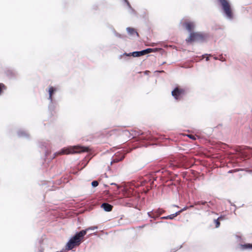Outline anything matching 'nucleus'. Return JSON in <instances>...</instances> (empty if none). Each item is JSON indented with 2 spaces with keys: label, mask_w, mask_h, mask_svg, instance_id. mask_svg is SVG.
I'll use <instances>...</instances> for the list:
<instances>
[{
  "label": "nucleus",
  "mask_w": 252,
  "mask_h": 252,
  "mask_svg": "<svg viewBox=\"0 0 252 252\" xmlns=\"http://www.w3.org/2000/svg\"><path fill=\"white\" fill-rule=\"evenodd\" d=\"M108 134L110 136L115 135L118 136H122L126 140H133V142H136L135 144L132 145V148L126 149L122 148L112 157L110 166H114L115 168L116 167L115 164L122 161L126 154L130 152L132 149L141 147H147L151 145L150 142L158 140V137L153 135L149 131L142 132L140 130L129 131L123 127L112 129L108 132Z\"/></svg>",
  "instance_id": "nucleus-1"
},
{
  "label": "nucleus",
  "mask_w": 252,
  "mask_h": 252,
  "mask_svg": "<svg viewBox=\"0 0 252 252\" xmlns=\"http://www.w3.org/2000/svg\"><path fill=\"white\" fill-rule=\"evenodd\" d=\"M89 229L87 228L76 232L75 234L72 236L65 245V250L69 251L74 248L79 246L84 239V236L87 234Z\"/></svg>",
  "instance_id": "nucleus-2"
},
{
  "label": "nucleus",
  "mask_w": 252,
  "mask_h": 252,
  "mask_svg": "<svg viewBox=\"0 0 252 252\" xmlns=\"http://www.w3.org/2000/svg\"><path fill=\"white\" fill-rule=\"evenodd\" d=\"M220 7V12L226 20L232 21L234 19V13L229 0H218Z\"/></svg>",
  "instance_id": "nucleus-3"
},
{
  "label": "nucleus",
  "mask_w": 252,
  "mask_h": 252,
  "mask_svg": "<svg viewBox=\"0 0 252 252\" xmlns=\"http://www.w3.org/2000/svg\"><path fill=\"white\" fill-rule=\"evenodd\" d=\"M88 150L87 147L81 146L79 145H77L72 146H68L61 149V151L59 153H54L53 156L50 157V159H53L55 158L57 154L60 153L62 154H80L84 152H86Z\"/></svg>",
  "instance_id": "nucleus-4"
},
{
  "label": "nucleus",
  "mask_w": 252,
  "mask_h": 252,
  "mask_svg": "<svg viewBox=\"0 0 252 252\" xmlns=\"http://www.w3.org/2000/svg\"><path fill=\"white\" fill-rule=\"evenodd\" d=\"M210 37L209 33L204 32H194L189 33V37L186 39L188 43H191L194 42L204 43L207 42Z\"/></svg>",
  "instance_id": "nucleus-5"
},
{
  "label": "nucleus",
  "mask_w": 252,
  "mask_h": 252,
  "mask_svg": "<svg viewBox=\"0 0 252 252\" xmlns=\"http://www.w3.org/2000/svg\"><path fill=\"white\" fill-rule=\"evenodd\" d=\"M57 91V88L53 86H49L47 91L49 94L48 100H49L48 109L52 115L58 104V100L55 97Z\"/></svg>",
  "instance_id": "nucleus-6"
},
{
  "label": "nucleus",
  "mask_w": 252,
  "mask_h": 252,
  "mask_svg": "<svg viewBox=\"0 0 252 252\" xmlns=\"http://www.w3.org/2000/svg\"><path fill=\"white\" fill-rule=\"evenodd\" d=\"M160 172L162 173L163 172V170L161 169H155L150 174L147 175L145 178L141 182L142 185H144L148 182H150V185H152V184L154 183V182L157 180L158 177V176H156V174L157 173H160Z\"/></svg>",
  "instance_id": "nucleus-7"
},
{
  "label": "nucleus",
  "mask_w": 252,
  "mask_h": 252,
  "mask_svg": "<svg viewBox=\"0 0 252 252\" xmlns=\"http://www.w3.org/2000/svg\"><path fill=\"white\" fill-rule=\"evenodd\" d=\"M38 146L39 148L43 150L45 157L48 158L51 153V146L50 142L43 139L41 140L38 142Z\"/></svg>",
  "instance_id": "nucleus-8"
},
{
  "label": "nucleus",
  "mask_w": 252,
  "mask_h": 252,
  "mask_svg": "<svg viewBox=\"0 0 252 252\" xmlns=\"http://www.w3.org/2000/svg\"><path fill=\"white\" fill-rule=\"evenodd\" d=\"M185 94V89L179 87H176L171 92L172 96L177 100H181Z\"/></svg>",
  "instance_id": "nucleus-9"
},
{
  "label": "nucleus",
  "mask_w": 252,
  "mask_h": 252,
  "mask_svg": "<svg viewBox=\"0 0 252 252\" xmlns=\"http://www.w3.org/2000/svg\"><path fill=\"white\" fill-rule=\"evenodd\" d=\"M159 50H161V49L148 48L141 51H133L132 54L135 56V57H139L149 53L157 52Z\"/></svg>",
  "instance_id": "nucleus-10"
},
{
  "label": "nucleus",
  "mask_w": 252,
  "mask_h": 252,
  "mask_svg": "<svg viewBox=\"0 0 252 252\" xmlns=\"http://www.w3.org/2000/svg\"><path fill=\"white\" fill-rule=\"evenodd\" d=\"M194 205H205V209H207V211L210 209H213L212 206L215 205L214 202L209 201V202L206 201H198L194 202Z\"/></svg>",
  "instance_id": "nucleus-11"
},
{
  "label": "nucleus",
  "mask_w": 252,
  "mask_h": 252,
  "mask_svg": "<svg viewBox=\"0 0 252 252\" xmlns=\"http://www.w3.org/2000/svg\"><path fill=\"white\" fill-rule=\"evenodd\" d=\"M132 53L133 52L128 53L125 52L123 54L119 55L118 59L123 62H127L130 60L131 57L135 58V56H134Z\"/></svg>",
  "instance_id": "nucleus-12"
},
{
  "label": "nucleus",
  "mask_w": 252,
  "mask_h": 252,
  "mask_svg": "<svg viewBox=\"0 0 252 252\" xmlns=\"http://www.w3.org/2000/svg\"><path fill=\"white\" fill-rule=\"evenodd\" d=\"M183 26L189 33L195 32L193 31L195 28V24L193 22H186L183 23Z\"/></svg>",
  "instance_id": "nucleus-13"
},
{
  "label": "nucleus",
  "mask_w": 252,
  "mask_h": 252,
  "mask_svg": "<svg viewBox=\"0 0 252 252\" xmlns=\"http://www.w3.org/2000/svg\"><path fill=\"white\" fill-rule=\"evenodd\" d=\"M17 135L20 138H25L27 139H29L30 138L29 133L24 129H19L17 131Z\"/></svg>",
  "instance_id": "nucleus-14"
},
{
  "label": "nucleus",
  "mask_w": 252,
  "mask_h": 252,
  "mask_svg": "<svg viewBox=\"0 0 252 252\" xmlns=\"http://www.w3.org/2000/svg\"><path fill=\"white\" fill-rule=\"evenodd\" d=\"M100 207L103 209L105 212H109L112 210L113 205L107 202H104L101 204Z\"/></svg>",
  "instance_id": "nucleus-15"
},
{
  "label": "nucleus",
  "mask_w": 252,
  "mask_h": 252,
  "mask_svg": "<svg viewBox=\"0 0 252 252\" xmlns=\"http://www.w3.org/2000/svg\"><path fill=\"white\" fill-rule=\"evenodd\" d=\"M126 31L129 35L131 36H134L136 35L137 37H139V34L134 28L131 27H127L126 29Z\"/></svg>",
  "instance_id": "nucleus-16"
},
{
  "label": "nucleus",
  "mask_w": 252,
  "mask_h": 252,
  "mask_svg": "<svg viewBox=\"0 0 252 252\" xmlns=\"http://www.w3.org/2000/svg\"><path fill=\"white\" fill-rule=\"evenodd\" d=\"M6 75L10 79H14L17 75V72L14 70L9 69L5 71Z\"/></svg>",
  "instance_id": "nucleus-17"
},
{
  "label": "nucleus",
  "mask_w": 252,
  "mask_h": 252,
  "mask_svg": "<svg viewBox=\"0 0 252 252\" xmlns=\"http://www.w3.org/2000/svg\"><path fill=\"white\" fill-rule=\"evenodd\" d=\"M239 246L240 250L242 251L248 249L252 250V243L240 244Z\"/></svg>",
  "instance_id": "nucleus-18"
},
{
  "label": "nucleus",
  "mask_w": 252,
  "mask_h": 252,
  "mask_svg": "<svg viewBox=\"0 0 252 252\" xmlns=\"http://www.w3.org/2000/svg\"><path fill=\"white\" fill-rule=\"evenodd\" d=\"M153 212L154 214H155L156 217V219L158 218L162 214H163L165 211L163 209L161 208H158L157 209L153 210Z\"/></svg>",
  "instance_id": "nucleus-19"
},
{
  "label": "nucleus",
  "mask_w": 252,
  "mask_h": 252,
  "mask_svg": "<svg viewBox=\"0 0 252 252\" xmlns=\"http://www.w3.org/2000/svg\"><path fill=\"white\" fill-rule=\"evenodd\" d=\"M111 29H112V32L114 33V34L115 35V36L117 37L118 38H119L121 39H124L126 37V35L117 32L113 27H112Z\"/></svg>",
  "instance_id": "nucleus-20"
},
{
  "label": "nucleus",
  "mask_w": 252,
  "mask_h": 252,
  "mask_svg": "<svg viewBox=\"0 0 252 252\" xmlns=\"http://www.w3.org/2000/svg\"><path fill=\"white\" fill-rule=\"evenodd\" d=\"M127 6V10L129 13L133 15H136V12L135 10L132 7L130 3L126 4Z\"/></svg>",
  "instance_id": "nucleus-21"
},
{
  "label": "nucleus",
  "mask_w": 252,
  "mask_h": 252,
  "mask_svg": "<svg viewBox=\"0 0 252 252\" xmlns=\"http://www.w3.org/2000/svg\"><path fill=\"white\" fill-rule=\"evenodd\" d=\"M6 90V86L4 84H3L2 83H0V95H1L2 94L3 91Z\"/></svg>",
  "instance_id": "nucleus-22"
},
{
  "label": "nucleus",
  "mask_w": 252,
  "mask_h": 252,
  "mask_svg": "<svg viewBox=\"0 0 252 252\" xmlns=\"http://www.w3.org/2000/svg\"><path fill=\"white\" fill-rule=\"evenodd\" d=\"M160 219L162 220H167V219L173 220L174 219V218L173 215L171 214V215H168L167 216L162 217L160 218Z\"/></svg>",
  "instance_id": "nucleus-23"
},
{
  "label": "nucleus",
  "mask_w": 252,
  "mask_h": 252,
  "mask_svg": "<svg viewBox=\"0 0 252 252\" xmlns=\"http://www.w3.org/2000/svg\"><path fill=\"white\" fill-rule=\"evenodd\" d=\"M147 214H148L149 217H150V218H152L155 220H156V217L155 216V214H154L153 210L150 212H148Z\"/></svg>",
  "instance_id": "nucleus-24"
},
{
  "label": "nucleus",
  "mask_w": 252,
  "mask_h": 252,
  "mask_svg": "<svg viewBox=\"0 0 252 252\" xmlns=\"http://www.w3.org/2000/svg\"><path fill=\"white\" fill-rule=\"evenodd\" d=\"M91 185L93 188H95L98 185V182L96 180H94L92 182Z\"/></svg>",
  "instance_id": "nucleus-25"
},
{
  "label": "nucleus",
  "mask_w": 252,
  "mask_h": 252,
  "mask_svg": "<svg viewBox=\"0 0 252 252\" xmlns=\"http://www.w3.org/2000/svg\"><path fill=\"white\" fill-rule=\"evenodd\" d=\"M214 223L215 224L216 228H219L220 226V222L219 221V220L218 219H215L214 220Z\"/></svg>",
  "instance_id": "nucleus-26"
},
{
  "label": "nucleus",
  "mask_w": 252,
  "mask_h": 252,
  "mask_svg": "<svg viewBox=\"0 0 252 252\" xmlns=\"http://www.w3.org/2000/svg\"><path fill=\"white\" fill-rule=\"evenodd\" d=\"M170 166L172 167H173V168H177V167H180V164L179 163H177L176 164L172 163H171Z\"/></svg>",
  "instance_id": "nucleus-27"
},
{
  "label": "nucleus",
  "mask_w": 252,
  "mask_h": 252,
  "mask_svg": "<svg viewBox=\"0 0 252 252\" xmlns=\"http://www.w3.org/2000/svg\"><path fill=\"white\" fill-rule=\"evenodd\" d=\"M180 213H181V211H180V210H179V211L176 212V213L172 214V215H173L174 218H175L177 216H178L179 214H180Z\"/></svg>",
  "instance_id": "nucleus-28"
},
{
  "label": "nucleus",
  "mask_w": 252,
  "mask_h": 252,
  "mask_svg": "<svg viewBox=\"0 0 252 252\" xmlns=\"http://www.w3.org/2000/svg\"><path fill=\"white\" fill-rule=\"evenodd\" d=\"M110 185H115V186H116V190L114 189L113 190L114 191H117L119 187H118V185L116 183H111L110 184Z\"/></svg>",
  "instance_id": "nucleus-29"
},
{
  "label": "nucleus",
  "mask_w": 252,
  "mask_h": 252,
  "mask_svg": "<svg viewBox=\"0 0 252 252\" xmlns=\"http://www.w3.org/2000/svg\"><path fill=\"white\" fill-rule=\"evenodd\" d=\"M97 228H98V227L96 226H91V227H89L88 228V229H89V230H94V229H96Z\"/></svg>",
  "instance_id": "nucleus-30"
},
{
  "label": "nucleus",
  "mask_w": 252,
  "mask_h": 252,
  "mask_svg": "<svg viewBox=\"0 0 252 252\" xmlns=\"http://www.w3.org/2000/svg\"><path fill=\"white\" fill-rule=\"evenodd\" d=\"M188 137H189L190 139H192V140H195L196 139L195 135H188Z\"/></svg>",
  "instance_id": "nucleus-31"
},
{
  "label": "nucleus",
  "mask_w": 252,
  "mask_h": 252,
  "mask_svg": "<svg viewBox=\"0 0 252 252\" xmlns=\"http://www.w3.org/2000/svg\"><path fill=\"white\" fill-rule=\"evenodd\" d=\"M235 237L236 238V239L238 240V241H241L242 240V237L241 236H239V235H235Z\"/></svg>",
  "instance_id": "nucleus-32"
},
{
  "label": "nucleus",
  "mask_w": 252,
  "mask_h": 252,
  "mask_svg": "<svg viewBox=\"0 0 252 252\" xmlns=\"http://www.w3.org/2000/svg\"><path fill=\"white\" fill-rule=\"evenodd\" d=\"M225 218L224 216L220 215V217H219L217 219L220 220H223Z\"/></svg>",
  "instance_id": "nucleus-33"
},
{
  "label": "nucleus",
  "mask_w": 252,
  "mask_h": 252,
  "mask_svg": "<svg viewBox=\"0 0 252 252\" xmlns=\"http://www.w3.org/2000/svg\"><path fill=\"white\" fill-rule=\"evenodd\" d=\"M189 208L188 206H185L183 208H182V209L180 210V211H181V213L183 212V211L187 210Z\"/></svg>",
  "instance_id": "nucleus-34"
},
{
  "label": "nucleus",
  "mask_w": 252,
  "mask_h": 252,
  "mask_svg": "<svg viewBox=\"0 0 252 252\" xmlns=\"http://www.w3.org/2000/svg\"><path fill=\"white\" fill-rule=\"evenodd\" d=\"M228 202L231 206L233 207L235 206V205L233 203L231 202L230 200H228Z\"/></svg>",
  "instance_id": "nucleus-35"
},
{
  "label": "nucleus",
  "mask_w": 252,
  "mask_h": 252,
  "mask_svg": "<svg viewBox=\"0 0 252 252\" xmlns=\"http://www.w3.org/2000/svg\"><path fill=\"white\" fill-rule=\"evenodd\" d=\"M234 210L233 213H234V214L235 215H236V214L235 212H236V209H237V207H236V205H235V206H234Z\"/></svg>",
  "instance_id": "nucleus-36"
},
{
  "label": "nucleus",
  "mask_w": 252,
  "mask_h": 252,
  "mask_svg": "<svg viewBox=\"0 0 252 252\" xmlns=\"http://www.w3.org/2000/svg\"><path fill=\"white\" fill-rule=\"evenodd\" d=\"M88 161H84L82 162V164H84V167H85V166H86V165L87 164Z\"/></svg>",
  "instance_id": "nucleus-37"
},
{
  "label": "nucleus",
  "mask_w": 252,
  "mask_h": 252,
  "mask_svg": "<svg viewBox=\"0 0 252 252\" xmlns=\"http://www.w3.org/2000/svg\"><path fill=\"white\" fill-rule=\"evenodd\" d=\"M124 2L126 4H128L129 2L128 0H123Z\"/></svg>",
  "instance_id": "nucleus-38"
},
{
  "label": "nucleus",
  "mask_w": 252,
  "mask_h": 252,
  "mask_svg": "<svg viewBox=\"0 0 252 252\" xmlns=\"http://www.w3.org/2000/svg\"><path fill=\"white\" fill-rule=\"evenodd\" d=\"M194 206H196V205H194V203L193 204L190 205V206H188V207H189V208H193Z\"/></svg>",
  "instance_id": "nucleus-39"
},
{
  "label": "nucleus",
  "mask_w": 252,
  "mask_h": 252,
  "mask_svg": "<svg viewBox=\"0 0 252 252\" xmlns=\"http://www.w3.org/2000/svg\"><path fill=\"white\" fill-rule=\"evenodd\" d=\"M209 60H210V58H209V57H207L206 58V61H209Z\"/></svg>",
  "instance_id": "nucleus-40"
},
{
  "label": "nucleus",
  "mask_w": 252,
  "mask_h": 252,
  "mask_svg": "<svg viewBox=\"0 0 252 252\" xmlns=\"http://www.w3.org/2000/svg\"><path fill=\"white\" fill-rule=\"evenodd\" d=\"M221 62H224L225 61V59L223 58H222L221 59H220Z\"/></svg>",
  "instance_id": "nucleus-41"
},
{
  "label": "nucleus",
  "mask_w": 252,
  "mask_h": 252,
  "mask_svg": "<svg viewBox=\"0 0 252 252\" xmlns=\"http://www.w3.org/2000/svg\"><path fill=\"white\" fill-rule=\"evenodd\" d=\"M203 56H211V55L210 54H205Z\"/></svg>",
  "instance_id": "nucleus-42"
},
{
  "label": "nucleus",
  "mask_w": 252,
  "mask_h": 252,
  "mask_svg": "<svg viewBox=\"0 0 252 252\" xmlns=\"http://www.w3.org/2000/svg\"><path fill=\"white\" fill-rule=\"evenodd\" d=\"M38 252H43V250L40 249V250H39Z\"/></svg>",
  "instance_id": "nucleus-43"
},
{
  "label": "nucleus",
  "mask_w": 252,
  "mask_h": 252,
  "mask_svg": "<svg viewBox=\"0 0 252 252\" xmlns=\"http://www.w3.org/2000/svg\"><path fill=\"white\" fill-rule=\"evenodd\" d=\"M214 59L216 60H219V58L217 57H214Z\"/></svg>",
  "instance_id": "nucleus-44"
},
{
  "label": "nucleus",
  "mask_w": 252,
  "mask_h": 252,
  "mask_svg": "<svg viewBox=\"0 0 252 252\" xmlns=\"http://www.w3.org/2000/svg\"><path fill=\"white\" fill-rule=\"evenodd\" d=\"M165 63H166L165 62H163L162 63H161L160 65H163V64H165Z\"/></svg>",
  "instance_id": "nucleus-45"
},
{
  "label": "nucleus",
  "mask_w": 252,
  "mask_h": 252,
  "mask_svg": "<svg viewBox=\"0 0 252 252\" xmlns=\"http://www.w3.org/2000/svg\"><path fill=\"white\" fill-rule=\"evenodd\" d=\"M148 72V71L147 70L145 71V74H147V72Z\"/></svg>",
  "instance_id": "nucleus-46"
},
{
  "label": "nucleus",
  "mask_w": 252,
  "mask_h": 252,
  "mask_svg": "<svg viewBox=\"0 0 252 252\" xmlns=\"http://www.w3.org/2000/svg\"><path fill=\"white\" fill-rule=\"evenodd\" d=\"M144 226H145V225H142V226H141L140 227L143 228V227H144Z\"/></svg>",
  "instance_id": "nucleus-47"
},
{
  "label": "nucleus",
  "mask_w": 252,
  "mask_h": 252,
  "mask_svg": "<svg viewBox=\"0 0 252 252\" xmlns=\"http://www.w3.org/2000/svg\"><path fill=\"white\" fill-rule=\"evenodd\" d=\"M247 172H250V171L249 170H246Z\"/></svg>",
  "instance_id": "nucleus-48"
},
{
  "label": "nucleus",
  "mask_w": 252,
  "mask_h": 252,
  "mask_svg": "<svg viewBox=\"0 0 252 252\" xmlns=\"http://www.w3.org/2000/svg\"><path fill=\"white\" fill-rule=\"evenodd\" d=\"M104 186H105V187H108V186H107V185H104Z\"/></svg>",
  "instance_id": "nucleus-49"
},
{
  "label": "nucleus",
  "mask_w": 252,
  "mask_h": 252,
  "mask_svg": "<svg viewBox=\"0 0 252 252\" xmlns=\"http://www.w3.org/2000/svg\"><path fill=\"white\" fill-rule=\"evenodd\" d=\"M200 209H203V207H201Z\"/></svg>",
  "instance_id": "nucleus-50"
},
{
  "label": "nucleus",
  "mask_w": 252,
  "mask_h": 252,
  "mask_svg": "<svg viewBox=\"0 0 252 252\" xmlns=\"http://www.w3.org/2000/svg\"><path fill=\"white\" fill-rule=\"evenodd\" d=\"M108 168L109 169H110V166H108Z\"/></svg>",
  "instance_id": "nucleus-51"
},
{
  "label": "nucleus",
  "mask_w": 252,
  "mask_h": 252,
  "mask_svg": "<svg viewBox=\"0 0 252 252\" xmlns=\"http://www.w3.org/2000/svg\"><path fill=\"white\" fill-rule=\"evenodd\" d=\"M212 213L215 214V213L214 212H212Z\"/></svg>",
  "instance_id": "nucleus-52"
}]
</instances>
